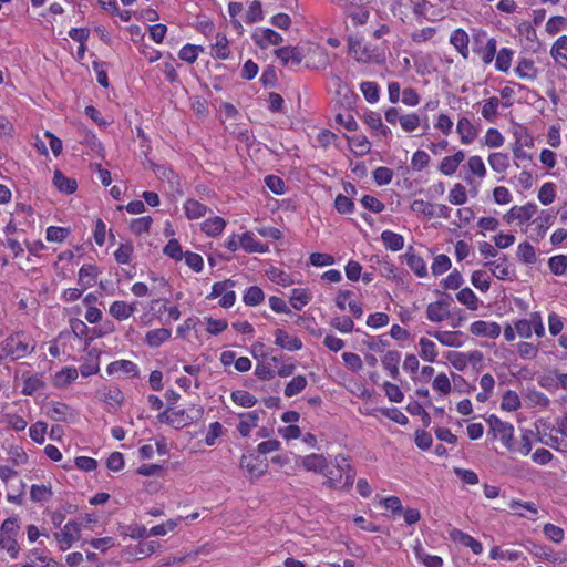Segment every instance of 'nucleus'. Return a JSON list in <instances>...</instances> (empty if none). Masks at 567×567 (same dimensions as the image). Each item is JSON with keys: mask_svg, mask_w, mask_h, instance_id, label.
I'll list each match as a JSON object with an SVG mask.
<instances>
[{"mask_svg": "<svg viewBox=\"0 0 567 567\" xmlns=\"http://www.w3.org/2000/svg\"><path fill=\"white\" fill-rule=\"evenodd\" d=\"M488 164L496 173H504L509 166V157L505 153H492L488 156Z\"/></svg>", "mask_w": 567, "mask_h": 567, "instance_id": "nucleus-44", "label": "nucleus"}, {"mask_svg": "<svg viewBox=\"0 0 567 567\" xmlns=\"http://www.w3.org/2000/svg\"><path fill=\"white\" fill-rule=\"evenodd\" d=\"M240 422L237 426L238 432L241 436L246 437L250 431L257 426L259 421V414L257 411L247 412L239 414Z\"/></svg>", "mask_w": 567, "mask_h": 567, "instance_id": "nucleus-23", "label": "nucleus"}, {"mask_svg": "<svg viewBox=\"0 0 567 567\" xmlns=\"http://www.w3.org/2000/svg\"><path fill=\"white\" fill-rule=\"evenodd\" d=\"M230 396L234 403L244 408H251L258 402L256 396L244 390L233 391Z\"/></svg>", "mask_w": 567, "mask_h": 567, "instance_id": "nucleus-47", "label": "nucleus"}, {"mask_svg": "<svg viewBox=\"0 0 567 567\" xmlns=\"http://www.w3.org/2000/svg\"><path fill=\"white\" fill-rule=\"evenodd\" d=\"M133 254V245L131 243L121 244L114 252V258L117 264L126 265L131 261Z\"/></svg>", "mask_w": 567, "mask_h": 567, "instance_id": "nucleus-57", "label": "nucleus"}, {"mask_svg": "<svg viewBox=\"0 0 567 567\" xmlns=\"http://www.w3.org/2000/svg\"><path fill=\"white\" fill-rule=\"evenodd\" d=\"M212 53L221 60H226L230 56L229 42L225 34H216L215 43L212 45Z\"/></svg>", "mask_w": 567, "mask_h": 567, "instance_id": "nucleus-35", "label": "nucleus"}, {"mask_svg": "<svg viewBox=\"0 0 567 567\" xmlns=\"http://www.w3.org/2000/svg\"><path fill=\"white\" fill-rule=\"evenodd\" d=\"M501 406L506 411H516L520 408V399L515 391L508 390L502 398Z\"/></svg>", "mask_w": 567, "mask_h": 567, "instance_id": "nucleus-53", "label": "nucleus"}, {"mask_svg": "<svg viewBox=\"0 0 567 567\" xmlns=\"http://www.w3.org/2000/svg\"><path fill=\"white\" fill-rule=\"evenodd\" d=\"M411 210L422 214L426 218H445L450 217L451 208L444 204H432L423 199H414L411 204Z\"/></svg>", "mask_w": 567, "mask_h": 567, "instance_id": "nucleus-4", "label": "nucleus"}, {"mask_svg": "<svg viewBox=\"0 0 567 567\" xmlns=\"http://www.w3.org/2000/svg\"><path fill=\"white\" fill-rule=\"evenodd\" d=\"M99 395L100 400L113 408L121 406L124 399L122 391L116 386L105 388L99 391Z\"/></svg>", "mask_w": 567, "mask_h": 567, "instance_id": "nucleus-29", "label": "nucleus"}, {"mask_svg": "<svg viewBox=\"0 0 567 567\" xmlns=\"http://www.w3.org/2000/svg\"><path fill=\"white\" fill-rule=\"evenodd\" d=\"M450 42L464 59L468 58L470 39L468 34L463 29L454 30L451 34Z\"/></svg>", "mask_w": 567, "mask_h": 567, "instance_id": "nucleus-17", "label": "nucleus"}, {"mask_svg": "<svg viewBox=\"0 0 567 567\" xmlns=\"http://www.w3.org/2000/svg\"><path fill=\"white\" fill-rule=\"evenodd\" d=\"M514 135H515L514 146H519V148L534 147V137L528 134L526 128L520 127L519 130H516Z\"/></svg>", "mask_w": 567, "mask_h": 567, "instance_id": "nucleus-60", "label": "nucleus"}, {"mask_svg": "<svg viewBox=\"0 0 567 567\" xmlns=\"http://www.w3.org/2000/svg\"><path fill=\"white\" fill-rule=\"evenodd\" d=\"M20 526L16 517L7 518L0 527V549H6L12 558L19 554V545L16 539Z\"/></svg>", "mask_w": 567, "mask_h": 567, "instance_id": "nucleus-2", "label": "nucleus"}, {"mask_svg": "<svg viewBox=\"0 0 567 567\" xmlns=\"http://www.w3.org/2000/svg\"><path fill=\"white\" fill-rule=\"evenodd\" d=\"M301 465L307 471L323 474L328 468V462L322 454H310L301 458Z\"/></svg>", "mask_w": 567, "mask_h": 567, "instance_id": "nucleus-18", "label": "nucleus"}, {"mask_svg": "<svg viewBox=\"0 0 567 567\" xmlns=\"http://www.w3.org/2000/svg\"><path fill=\"white\" fill-rule=\"evenodd\" d=\"M184 209L188 219H198L209 210L206 205L195 199H187L184 204Z\"/></svg>", "mask_w": 567, "mask_h": 567, "instance_id": "nucleus-37", "label": "nucleus"}, {"mask_svg": "<svg viewBox=\"0 0 567 567\" xmlns=\"http://www.w3.org/2000/svg\"><path fill=\"white\" fill-rule=\"evenodd\" d=\"M99 272L100 271L96 266L90 264L83 265L79 270V286L86 289L92 287Z\"/></svg>", "mask_w": 567, "mask_h": 567, "instance_id": "nucleus-22", "label": "nucleus"}, {"mask_svg": "<svg viewBox=\"0 0 567 567\" xmlns=\"http://www.w3.org/2000/svg\"><path fill=\"white\" fill-rule=\"evenodd\" d=\"M567 35L559 37L550 49V55L556 63L567 68Z\"/></svg>", "mask_w": 567, "mask_h": 567, "instance_id": "nucleus-21", "label": "nucleus"}, {"mask_svg": "<svg viewBox=\"0 0 567 567\" xmlns=\"http://www.w3.org/2000/svg\"><path fill=\"white\" fill-rule=\"evenodd\" d=\"M498 106H499V100L496 96H492L484 101L482 106V116L491 122L494 123L497 115H498Z\"/></svg>", "mask_w": 567, "mask_h": 567, "instance_id": "nucleus-43", "label": "nucleus"}, {"mask_svg": "<svg viewBox=\"0 0 567 567\" xmlns=\"http://www.w3.org/2000/svg\"><path fill=\"white\" fill-rule=\"evenodd\" d=\"M567 27V19L561 16L551 17L546 23V31L550 35H555Z\"/></svg>", "mask_w": 567, "mask_h": 567, "instance_id": "nucleus-63", "label": "nucleus"}, {"mask_svg": "<svg viewBox=\"0 0 567 567\" xmlns=\"http://www.w3.org/2000/svg\"><path fill=\"white\" fill-rule=\"evenodd\" d=\"M485 266L489 267L492 274L498 279L506 280L511 278L509 265L506 258L488 261L485 264Z\"/></svg>", "mask_w": 567, "mask_h": 567, "instance_id": "nucleus-36", "label": "nucleus"}, {"mask_svg": "<svg viewBox=\"0 0 567 567\" xmlns=\"http://www.w3.org/2000/svg\"><path fill=\"white\" fill-rule=\"evenodd\" d=\"M240 247L249 254L252 252H267L269 250L268 245L258 241L254 234L250 231H245L239 236Z\"/></svg>", "mask_w": 567, "mask_h": 567, "instance_id": "nucleus-15", "label": "nucleus"}, {"mask_svg": "<svg viewBox=\"0 0 567 567\" xmlns=\"http://www.w3.org/2000/svg\"><path fill=\"white\" fill-rule=\"evenodd\" d=\"M517 257L522 262L528 265L535 264L537 259L534 247L527 241L518 245Z\"/></svg>", "mask_w": 567, "mask_h": 567, "instance_id": "nucleus-51", "label": "nucleus"}, {"mask_svg": "<svg viewBox=\"0 0 567 567\" xmlns=\"http://www.w3.org/2000/svg\"><path fill=\"white\" fill-rule=\"evenodd\" d=\"M277 58L285 66H297L301 63L303 55L296 47H284L275 51Z\"/></svg>", "mask_w": 567, "mask_h": 567, "instance_id": "nucleus-10", "label": "nucleus"}, {"mask_svg": "<svg viewBox=\"0 0 567 567\" xmlns=\"http://www.w3.org/2000/svg\"><path fill=\"white\" fill-rule=\"evenodd\" d=\"M252 39L262 49L269 44L278 45L284 41V38L272 29H262L260 32L254 33Z\"/></svg>", "mask_w": 567, "mask_h": 567, "instance_id": "nucleus-14", "label": "nucleus"}, {"mask_svg": "<svg viewBox=\"0 0 567 567\" xmlns=\"http://www.w3.org/2000/svg\"><path fill=\"white\" fill-rule=\"evenodd\" d=\"M110 315L116 320H126L128 319L135 311L134 305H128L125 301H114L110 306Z\"/></svg>", "mask_w": 567, "mask_h": 567, "instance_id": "nucleus-31", "label": "nucleus"}, {"mask_svg": "<svg viewBox=\"0 0 567 567\" xmlns=\"http://www.w3.org/2000/svg\"><path fill=\"white\" fill-rule=\"evenodd\" d=\"M426 316L427 319L432 322H441L447 318L449 311L444 309L442 302L437 301L427 306Z\"/></svg>", "mask_w": 567, "mask_h": 567, "instance_id": "nucleus-46", "label": "nucleus"}, {"mask_svg": "<svg viewBox=\"0 0 567 567\" xmlns=\"http://www.w3.org/2000/svg\"><path fill=\"white\" fill-rule=\"evenodd\" d=\"M537 212V206L534 203H527L524 206H514L505 215L504 219L507 223L519 220L520 223L529 220Z\"/></svg>", "mask_w": 567, "mask_h": 567, "instance_id": "nucleus-9", "label": "nucleus"}, {"mask_svg": "<svg viewBox=\"0 0 567 567\" xmlns=\"http://www.w3.org/2000/svg\"><path fill=\"white\" fill-rule=\"evenodd\" d=\"M450 268H451V260L444 254L436 256L434 258V261H433L432 266H431L432 274L434 276L442 275L445 271H447Z\"/></svg>", "mask_w": 567, "mask_h": 567, "instance_id": "nucleus-58", "label": "nucleus"}, {"mask_svg": "<svg viewBox=\"0 0 567 567\" xmlns=\"http://www.w3.org/2000/svg\"><path fill=\"white\" fill-rule=\"evenodd\" d=\"M54 537L60 544V549L64 551L70 548L74 542L80 539L81 525L76 522L70 520L64 525L61 532L54 534Z\"/></svg>", "mask_w": 567, "mask_h": 567, "instance_id": "nucleus-7", "label": "nucleus"}, {"mask_svg": "<svg viewBox=\"0 0 567 567\" xmlns=\"http://www.w3.org/2000/svg\"><path fill=\"white\" fill-rule=\"evenodd\" d=\"M457 300L466 306L470 310H476L478 308V298L470 288L461 289L456 295Z\"/></svg>", "mask_w": 567, "mask_h": 567, "instance_id": "nucleus-48", "label": "nucleus"}, {"mask_svg": "<svg viewBox=\"0 0 567 567\" xmlns=\"http://www.w3.org/2000/svg\"><path fill=\"white\" fill-rule=\"evenodd\" d=\"M323 475L327 477L324 485L330 488H350L353 485L355 471L343 455L336 457V467L327 468Z\"/></svg>", "mask_w": 567, "mask_h": 567, "instance_id": "nucleus-1", "label": "nucleus"}, {"mask_svg": "<svg viewBox=\"0 0 567 567\" xmlns=\"http://www.w3.org/2000/svg\"><path fill=\"white\" fill-rule=\"evenodd\" d=\"M45 414L55 422H69L76 416L74 410L62 402H49L44 405Z\"/></svg>", "mask_w": 567, "mask_h": 567, "instance_id": "nucleus-8", "label": "nucleus"}, {"mask_svg": "<svg viewBox=\"0 0 567 567\" xmlns=\"http://www.w3.org/2000/svg\"><path fill=\"white\" fill-rule=\"evenodd\" d=\"M470 331L474 336H482L494 339L501 334V326L496 322L478 320L471 324Z\"/></svg>", "mask_w": 567, "mask_h": 567, "instance_id": "nucleus-12", "label": "nucleus"}, {"mask_svg": "<svg viewBox=\"0 0 567 567\" xmlns=\"http://www.w3.org/2000/svg\"><path fill=\"white\" fill-rule=\"evenodd\" d=\"M0 360L6 357H11L12 360L24 358L30 353L29 344L24 341L23 336L14 333L8 336L1 343Z\"/></svg>", "mask_w": 567, "mask_h": 567, "instance_id": "nucleus-3", "label": "nucleus"}, {"mask_svg": "<svg viewBox=\"0 0 567 567\" xmlns=\"http://www.w3.org/2000/svg\"><path fill=\"white\" fill-rule=\"evenodd\" d=\"M381 240L383 245L392 251H399L404 246V238L401 235L393 233L391 230H384L381 234Z\"/></svg>", "mask_w": 567, "mask_h": 567, "instance_id": "nucleus-39", "label": "nucleus"}, {"mask_svg": "<svg viewBox=\"0 0 567 567\" xmlns=\"http://www.w3.org/2000/svg\"><path fill=\"white\" fill-rule=\"evenodd\" d=\"M555 215L549 210H543L542 214L533 221L536 227L537 237L543 238L546 230L554 224Z\"/></svg>", "mask_w": 567, "mask_h": 567, "instance_id": "nucleus-38", "label": "nucleus"}, {"mask_svg": "<svg viewBox=\"0 0 567 567\" xmlns=\"http://www.w3.org/2000/svg\"><path fill=\"white\" fill-rule=\"evenodd\" d=\"M408 267L419 277L424 278L427 275L426 264L422 257L412 252L406 251L404 255Z\"/></svg>", "mask_w": 567, "mask_h": 567, "instance_id": "nucleus-25", "label": "nucleus"}, {"mask_svg": "<svg viewBox=\"0 0 567 567\" xmlns=\"http://www.w3.org/2000/svg\"><path fill=\"white\" fill-rule=\"evenodd\" d=\"M171 330L158 328L150 330L145 336L146 343L152 348H157L171 338Z\"/></svg>", "mask_w": 567, "mask_h": 567, "instance_id": "nucleus-34", "label": "nucleus"}, {"mask_svg": "<svg viewBox=\"0 0 567 567\" xmlns=\"http://www.w3.org/2000/svg\"><path fill=\"white\" fill-rule=\"evenodd\" d=\"M226 221L221 217L208 218L202 224V230L210 236L216 237L224 230Z\"/></svg>", "mask_w": 567, "mask_h": 567, "instance_id": "nucleus-40", "label": "nucleus"}, {"mask_svg": "<svg viewBox=\"0 0 567 567\" xmlns=\"http://www.w3.org/2000/svg\"><path fill=\"white\" fill-rule=\"evenodd\" d=\"M400 125L405 132H413L421 125V117L415 113L404 114L400 117Z\"/></svg>", "mask_w": 567, "mask_h": 567, "instance_id": "nucleus-61", "label": "nucleus"}, {"mask_svg": "<svg viewBox=\"0 0 567 567\" xmlns=\"http://www.w3.org/2000/svg\"><path fill=\"white\" fill-rule=\"evenodd\" d=\"M78 378L75 368H64L54 375L53 383L56 388H64Z\"/></svg>", "mask_w": 567, "mask_h": 567, "instance_id": "nucleus-45", "label": "nucleus"}, {"mask_svg": "<svg viewBox=\"0 0 567 567\" xmlns=\"http://www.w3.org/2000/svg\"><path fill=\"white\" fill-rule=\"evenodd\" d=\"M53 185L62 193L72 194L76 190V181L66 177L61 171L56 169L53 176Z\"/></svg>", "mask_w": 567, "mask_h": 567, "instance_id": "nucleus-28", "label": "nucleus"}, {"mask_svg": "<svg viewBox=\"0 0 567 567\" xmlns=\"http://www.w3.org/2000/svg\"><path fill=\"white\" fill-rule=\"evenodd\" d=\"M118 371L125 374H132L133 377L138 374L137 365L130 360H117L109 364L107 372L110 374Z\"/></svg>", "mask_w": 567, "mask_h": 567, "instance_id": "nucleus-41", "label": "nucleus"}, {"mask_svg": "<svg viewBox=\"0 0 567 567\" xmlns=\"http://www.w3.org/2000/svg\"><path fill=\"white\" fill-rule=\"evenodd\" d=\"M496 56L494 58L495 61V68L501 72H508L512 60L514 56V51L509 48H502L498 52H496Z\"/></svg>", "mask_w": 567, "mask_h": 567, "instance_id": "nucleus-42", "label": "nucleus"}, {"mask_svg": "<svg viewBox=\"0 0 567 567\" xmlns=\"http://www.w3.org/2000/svg\"><path fill=\"white\" fill-rule=\"evenodd\" d=\"M456 131L463 144H471L477 136V130L467 117H461L458 120Z\"/></svg>", "mask_w": 567, "mask_h": 567, "instance_id": "nucleus-19", "label": "nucleus"}, {"mask_svg": "<svg viewBox=\"0 0 567 567\" xmlns=\"http://www.w3.org/2000/svg\"><path fill=\"white\" fill-rule=\"evenodd\" d=\"M419 344L421 348V358L431 363L435 362L437 357L435 343L426 338H421Z\"/></svg>", "mask_w": 567, "mask_h": 567, "instance_id": "nucleus-49", "label": "nucleus"}, {"mask_svg": "<svg viewBox=\"0 0 567 567\" xmlns=\"http://www.w3.org/2000/svg\"><path fill=\"white\" fill-rule=\"evenodd\" d=\"M401 360V354L399 351L391 350L388 351L384 357L382 358V365L385 370L390 372V375L393 379H398L400 371H399V363Z\"/></svg>", "mask_w": 567, "mask_h": 567, "instance_id": "nucleus-32", "label": "nucleus"}, {"mask_svg": "<svg viewBox=\"0 0 567 567\" xmlns=\"http://www.w3.org/2000/svg\"><path fill=\"white\" fill-rule=\"evenodd\" d=\"M307 384L308 382L306 377L297 375L286 385L285 395L287 398H292L303 391Z\"/></svg>", "mask_w": 567, "mask_h": 567, "instance_id": "nucleus-50", "label": "nucleus"}, {"mask_svg": "<svg viewBox=\"0 0 567 567\" xmlns=\"http://www.w3.org/2000/svg\"><path fill=\"white\" fill-rule=\"evenodd\" d=\"M449 200L453 205H463L467 200L465 186L457 183L453 186L449 194Z\"/></svg>", "mask_w": 567, "mask_h": 567, "instance_id": "nucleus-54", "label": "nucleus"}, {"mask_svg": "<svg viewBox=\"0 0 567 567\" xmlns=\"http://www.w3.org/2000/svg\"><path fill=\"white\" fill-rule=\"evenodd\" d=\"M289 299L292 308H295L296 310H301L306 305H308L311 301L312 295L307 289L295 288L291 290Z\"/></svg>", "mask_w": 567, "mask_h": 567, "instance_id": "nucleus-33", "label": "nucleus"}, {"mask_svg": "<svg viewBox=\"0 0 567 567\" xmlns=\"http://www.w3.org/2000/svg\"><path fill=\"white\" fill-rule=\"evenodd\" d=\"M429 334L433 336L443 346L455 348L462 346L461 331H435L429 332Z\"/></svg>", "mask_w": 567, "mask_h": 567, "instance_id": "nucleus-26", "label": "nucleus"}, {"mask_svg": "<svg viewBox=\"0 0 567 567\" xmlns=\"http://www.w3.org/2000/svg\"><path fill=\"white\" fill-rule=\"evenodd\" d=\"M515 73L520 79L534 81L538 75V70L533 60L523 58L518 61Z\"/></svg>", "mask_w": 567, "mask_h": 567, "instance_id": "nucleus-24", "label": "nucleus"}, {"mask_svg": "<svg viewBox=\"0 0 567 567\" xmlns=\"http://www.w3.org/2000/svg\"><path fill=\"white\" fill-rule=\"evenodd\" d=\"M275 344L288 351H297L302 348V341L284 329L275 331Z\"/></svg>", "mask_w": 567, "mask_h": 567, "instance_id": "nucleus-11", "label": "nucleus"}, {"mask_svg": "<svg viewBox=\"0 0 567 567\" xmlns=\"http://www.w3.org/2000/svg\"><path fill=\"white\" fill-rule=\"evenodd\" d=\"M414 554L417 560H420L425 567L443 566V559L436 555L427 554L420 542L414 546Z\"/></svg>", "mask_w": 567, "mask_h": 567, "instance_id": "nucleus-30", "label": "nucleus"}, {"mask_svg": "<svg viewBox=\"0 0 567 567\" xmlns=\"http://www.w3.org/2000/svg\"><path fill=\"white\" fill-rule=\"evenodd\" d=\"M487 423L495 437H498L507 449H512V440L514 436V426L511 423L502 421L495 415L487 419Z\"/></svg>", "mask_w": 567, "mask_h": 567, "instance_id": "nucleus-6", "label": "nucleus"}, {"mask_svg": "<svg viewBox=\"0 0 567 567\" xmlns=\"http://www.w3.org/2000/svg\"><path fill=\"white\" fill-rule=\"evenodd\" d=\"M152 223L153 219L150 216L138 217L132 219L130 228L135 235H142L150 230Z\"/></svg>", "mask_w": 567, "mask_h": 567, "instance_id": "nucleus-55", "label": "nucleus"}, {"mask_svg": "<svg viewBox=\"0 0 567 567\" xmlns=\"http://www.w3.org/2000/svg\"><path fill=\"white\" fill-rule=\"evenodd\" d=\"M480 42V35H477L475 38V45L473 48V51L481 56L482 61L485 64L492 63L497 52L496 40L494 38H489L487 39L485 45H481Z\"/></svg>", "mask_w": 567, "mask_h": 567, "instance_id": "nucleus-13", "label": "nucleus"}, {"mask_svg": "<svg viewBox=\"0 0 567 567\" xmlns=\"http://www.w3.org/2000/svg\"><path fill=\"white\" fill-rule=\"evenodd\" d=\"M243 299L247 306H257L264 301L265 293L258 286H250L246 290Z\"/></svg>", "mask_w": 567, "mask_h": 567, "instance_id": "nucleus-52", "label": "nucleus"}, {"mask_svg": "<svg viewBox=\"0 0 567 567\" xmlns=\"http://www.w3.org/2000/svg\"><path fill=\"white\" fill-rule=\"evenodd\" d=\"M45 386L44 381L40 374L24 375L23 374V386L21 393L23 395H33Z\"/></svg>", "mask_w": 567, "mask_h": 567, "instance_id": "nucleus-27", "label": "nucleus"}, {"mask_svg": "<svg viewBox=\"0 0 567 567\" xmlns=\"http://www.w3.org/2000/svg\"><path fill=\"white\" fill-rule=\"evenodd\" d=\"M360 89L369 103H375L379 100V86L375 82H362Z\"/></svg>", "mask_w": 567, "mask_h": 567, "instance_id": "nucleus-56", "label": "nucleus"}, {"mask_svg": "<svg viewBox=\"0 0 567 567\" xmlns=\"http://www.w3.org/2000/svg\"><path fill=\"white\" fill-rule=\"evenodd\" d=\"M240 467L247 470L254 476H261L267 471V464L258 457L243 455Z\"/></svg>", "mask_w": 567, "mask_h": 567, "instance_id": "nucleus-20", "label": "nucleus"}, {"mask_svg": "<svg viewBox=\"0 0 567 567\" xmlns=\"http://www.w3.org/2000/svg\"><path fill=\"white\" fill-rule=\"evenodd\" d=\"M555 197V185L553 183H545L538 192V199L540 203L544 205H549L554 202Z\"/></svg>", "mask_w": 567, "mask_h": 567, "instance_id": "nucleus-64", "label": "nucleus"}, {"mask_svg": "<svg viewBox=\"0 0 567 567\" xmlns=\"http://www.w3.org/2000/svg\"><path fill=\"white\" fill-rule=\"evenodd\" d=\"M450 537L454 542H460L462 545L470 547L474 554H481L483 551V546L478 540L457 528L450 530Z\"/></svg>", "mask_w": 567, "mask_h": 567, "instance_id": "nucleus-16", "label": "nucleus"}, {"mask_svg": "<svg viewBox=\"0 0 567 567\" xmlns=\"http://www.w3.org/2000/svg\"><path fill=\"white\" fill-rule=\"evenodd\" d=\"M264 19L261 3L258 0H254L246 12V22L255 23Z\"/></svg>", "mask_w": 567, "mask_h": 567, "instance_id": "nucleus-59", "label": "nucleus"}, {"mask_svg": "<svg viewBox=\"0 0 567 567\" xmlns=\"http://www.w3.org/2000/svg\"><path fill=\"white\" fill-rule=\"evenodd\" d=\"M549 269L555 275H563L567 269V256L557 255L548 260Z\"/></svg>", "mask_w": 567, "mask_h": 567, "instance_id": "nucleus-62", "label": "nucleus"}, {"mask_svg": "<svg viewBox=\"0 0 567 567\" xmlns=\"http://www.w3.org/2000/svg\"><path fill=\"white\" fill-rule=\"evenodd\" d=\"M235 286V282L230 279L225 281L215 282L212 288V292L207 296L208 299H215L217 297H221L219 300V305L223 308H229L235 303L236 295L235 291L231 290Z\"/></svg>", "mask_w": 567, "mask_h": 567, "instance_id": "nucleus-5", "label": "nucleus"}]
</instances>
